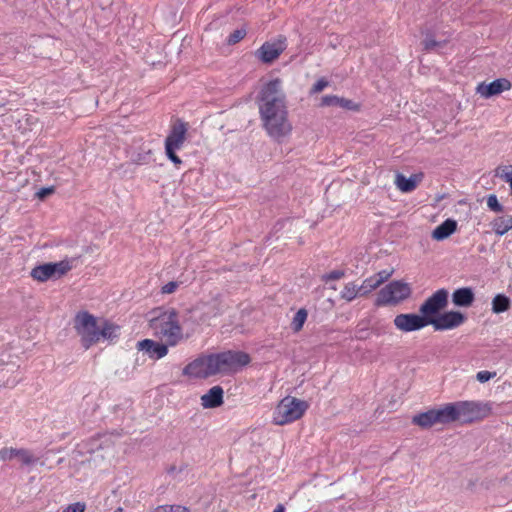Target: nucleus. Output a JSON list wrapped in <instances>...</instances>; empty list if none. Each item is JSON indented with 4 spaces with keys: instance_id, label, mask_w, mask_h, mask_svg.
<instances>
[{
    "instance_id": "8",
    "label": "nucleus",
    "mask_w": 512,
    "mask_h": 512,
    "mask_svg": "<svg viewBox=\"0 0 512 512\" xmlns=\"http://www.w3.org/2000/svg\"><path fill=\"white\" fill-rule=\"evenodd\" d=\"M72 269L69 259L59 262H49L35 266L31 272V277L38 282H46L50 279H59Z\"/></svg>"
},
{
    "instance_id": "46",
    "label": "nucleus",
    "mask_w": 512,
    "mask_h": 512,
    "mask_svg": "<svg viewBox=\"0 0 512 512\" xmlns=\"http://www.w3.org/2000/svg\"><path fill=\"white\" fill-rule=\"evenodd\" d=\"M114 512H124V510L122 507H118L117 509L114 510Z\"/></svg>"
},
{
    "instance_id": "2",
    "label": "nucleus",
    "mask_w": 512,
    "mask_h": 512,
    "mask_svg": "<svg viewBox=\"0 0 512 512\" xmlns=\"http://www.w3.org/2000/svg\"><path fill=\"white\" fill-rule=\"evenodd\" d=\"M149 327L155 336L164 339L172 347L185 338L178 312L174 308L159 309L157 315L149 320Z\"/></svg>"
},
{
    "instance_id": "20",
    "label": "nucleus",
    "mask_w": 512,
    "mask_h": 512,
    "mask_svg": "<svg viewBox=\"0 0 512 512\" xmlns=\"http://www.w3.org/2000/svg\"><path fill=\"white\" fill-rule=\"evenodd\" d=\"M201 406L204 409L218 408L224 403V390L221 386L211 387L200 398Z\"/></svg>"
},
{
    "instance_id": "3",
    "label": "nucleus",
    "mask_w": 512,
    "mask_h": 512,
    "mask_svg": "<svg viewBox=\"0 0 512 512\" xmlns=\"http://www.w3.org/2000/svg\"><path fill=\"white\" fill-rule=\"evenodd\" d=\"M447 414L449 422H460L462 424L472 423L484 419L490 414V407L476 401H458L447 403Z\"/></svg>"
},
{
    "instance_id": "37",
    "label": "nucleus",
    "mask_w": 512,
    "mask_h": 512,
    "mask_svg": "<svg viewBox=\"0 0 512 512\" xmlns=\"http://www.w3.org/2000/svg\"><path fill=\"white\" fill-rule=\"evenodd\" d=\"M86 504L84 502H75L64 508L63 512H85Z\"/></svg>"
},
{
    "instance_id": "24",
    "label": "nucleus",
    "mask_w": 512,
    "mask_h": 512,
    "mask_svg": "<svg viewBox=\"0 0 512 512\" xmlns=\"http://www.w3.org/2000/svg\"><path fill=\"white\" fill-rule=\"evenodd\" d=\"M321 106H339L347 110H354L357 108V105L352 100L338 97L336 95H326L322 97Z\"/></svg>"
},
{
    "instance_id": "45",
    "label": "nucleus",
    "mask_w": 512,
    "mask_h": 512,
    "mask_svg": "<svg viewBox=\"0 0 512 512\" xmlns=\"http://www.w3.org/2000/svg\"><path fill=\"white\" fill-rule=\"evenodd\" d=\"M273 512H285V507L282 504H278Z\"/></svg>"
},
{
    "instance_id": "28",
    "label": "nucleus",
    "mask_w": 512,
    "mask_h": 512,
    "mask_svg": "<svg viewBox=\"0 0 512 512\" xmlns=\"http://www.w3.org/2000/svg\"><path fill=\"white\" fill-rule=\"evenodd\" d=\"M511 301L504 294H497L492 300V311L496 314L503 313L510 308Z\"/></svg>"
},
{
    "instance_id": "17",
    "label": "nucleus",
    "mask_w": 512,
    "mask_h": 512,
    "mask_svg": "<svg viewBox=\"0 0 512 512\" xmlns=\"http://www.w3.org/2000/svg\"><path fill=\"white\" fill-rule=\"evenodd\" d=\"M196 308L199 312L198 321H202L203 324L207 325L224 311L221 301L216 298L208 302L199 303L196 305Z\"/></svg>"
},
{
    "instance_id": "11",
    "label": "nucleus",
    "mask_w": 512,
    "mask_h": 512,
    "mask_svg": "<svg viewBox=\"0 0 512 512\" xmlns=\"http://www.w3.org/2000/svg\"><path fill=\"white\" fill-rule=\"evenodd\" d=\"M412 423L423 429L431 428L435 424H449L446 404L438 409H430L414 415Z\"/></svg>"
},
{
    "instance_id": "7",
    "label": "nucleus",
    "mask_w": 512,
    "mask_h": 512,
    "mask_svg": "<svg viewBox=\"0 0 512 512\" xmlns=\"http://www.w3.org/2000/svg\"><path fill=\"white\" fill-rule=\"evenodd\" d=\"M410 295L411 287L409 284L403 281L395 280L388 283L379 291L376 304L378 306L397 304L409 298Z\"/></svg>"
},
{
    "instance_id": "27",
    "label": "nucleus",
    "mask_w": 512,
    "mask_h": 512,
    "mask_svg": "<svg viewBox=\"0 0 512 512\" xmlns=\"http://www.w3.org/2000/svg\"><path fill=\"white\" fill-rule=\"evenodd\" d=\"M492 230L499 236H503L512 230V216H500L491 222Z\"/></svg>"
},
{
    "instance_id": "43",
    "label": "nucleus",
    "mask_w": 512,
    "mask_h": 512,
    "mask_svg": "<svg viewBox=\"0 0 512 512\" xmlns=\"http://www.w3.org/2000/svg\"><path fill=\"white\" fill-rule=\"evenodd\" d=\"M54 189L53 187H47V188H42L40 189L36 195L40 198V199H43L45 198L47 195L53 193Z\"/></svg>"
},
{
    "instance_id": "13",
    "label": "nucleus",
    "mask_w": 512,
    "mask_h": 512,
    "mask_svg": "<svg viewBox=\"0 0 512 512\" xmlns=\"http://www.w3.org/2000/svg\"><path fill=\"white\" fill-rule=\"evenodd\" d=\"M448 304V291L444 288L438 289L429 296L420 306L419 312L424 317H435Z\"/></svg>"
},
{
    "instance_id": "36",
    "label": "nucleus",
    "mask_w": 512,
    "mask_h": 512,
    "mask_svg": "<svg viewBox=\"0 0 512 512\" xmlns=\"http://www.w3.org/2000/svg\"><path fill=\"white\" fill-rule=\"evenodd\" d=\"M329 85V82L325 78H320L317 80L314 85L312 86L310 93L316 94L320 93L322 90H324Z\"/></svg>"
},
{
    "instance_id": "34",
    "label": "nucleus",
    "mask_w": 512,
    "mask_h": 512,
    "mask_svg": "<svg viewBox=\"0 0 512 512\" xmlns=\"http://www.w3.org/2000/svg\"><path fill=\"white\" fill-rule=\"evenodd\" d=\"M487 206L494 212H502L503 206L499 203L497 196L495 194H490L487 197Z\"/></svg>"
},
{
    "instance_id": "14",
    "label": "nucleus",
    "mask_w": 512,
    "mask_h": 512,
    "mask_svg": "<svg viewBox=\"0 0 512 512\" xmlns=\"http://www.w3.org/2000/svg\"><path fill=\"white\" fill-rule=\"evenodd\" d=\"M465 320V315L459 311H446L435 317H429V325H432L436 331H445L459 327Z\"/></svg>"
},
{
    "instance_id": "18",
    "label": "nucleus",
    "mask_w": 512,
    "mask_h": 512,
    "mask_svg": "<svg viewBox=\"0 0 512 512\" xmlns=\"http://www.w3.org/2000/svg\"><path fill=\"white\" fill-rule=\"evenodd\" d=\"M166 343H160L151 339H144L137 343V348L145 352L151 359H161L168 354V347Z\"/></svg>"
},
{
    "instance_id": "31",
    "label": "nucleus",
    "mask_w": 512,
    "mask_h": 512,
    "mask_svg": "<svg viewBox=\"0 0 512 512\" xmlns=\"http://www.w3.org/2000/svg\"><path fill=\"white\" fill-rule=\"evenodd\" d=\"M381 285V280H377L376 276H371L363 281L359 286L360 296H364L375 290Z\"/></svg>"
},
{
    "instance_id": "32",
    "label": "nucleus",
    "mask_w": 512,
    "mask_h": 512,
    "mask_svg": "<svg viewBox=\"0 0 512 512\" xmlns=\"http://www.w3.org/2000/svg\"><path fill=\"white\" fill-rule=\"evenodd\" d=\"M152 512H190V510L182 505H160Z\"/></svg>"
},
{
    "instance_id": "9",
    "label": "nucleus",
    "mask_w": 512,
    "mask_h": 512,
    "mask_svg": "<svg viewBox=\"0 0 512 512\" xmlns=\"http://www.w3.org/2000/svg\"><path fill=\"white\" fill-rule=\"evenodd\" d=\"M221 374L237 372L247 366L251 358L243 351H224L217 353Z\"/></svg>"
},
{
    "instance_id": "16",
    "label": "nucleus",
    "mask_w": 512,
    "mask_h": 512,
    "mask_svg": "<svg viewBox=\"0 0 512 512\" xmlns=\"http://www.w3.org/2000/svg\"><path fill=\"white\" fill-rule=\"evenodd\" d=\"M512 88L511 82L506 78H498L490 83L481 82L476 87V93L481 97L488 99L493 96L499 95L504 91Z\"/></svg>"
},
{
    "instance_id": "4",
    "label": "nucleus",
    "mask_w": 512,
    "mask_h": 512,
    "mask_svg": "<svg viewBox=\"0 0 512 512\" xmlns=\"http://www.w3.org/2000/svg\"><path fill=\"white\" fill-rule=\"evenodd\" d=\"M182 374L193 379H208L221 374L217 353L201 354L183 368Z\"/></svg>"
},
{
    "instance_id": "1",
    "label": "nucleus",
    "mask_w": 512,
    "mask_h": 512,
    "mask_svg": "<svg viewBox=\"0 0 512 512\" xmlns=\"http://www.w3.org/2000/svg\"><path fill=\"white\" fill-rule=\"evenodd\" d=\"M258 109L263 129L270 138L282 143L291 135L293 126L288 119L286 95L281 79H272L262 86Z\"/></svg>"
},
{
    "instance_id": "26",
    "label": "nucleus",
    "mask_w": 512,
    "mask_h": 512,
    "mask_svg": "<svg viewBox=\"0 0 512 512\" xmlns=\"http://www.w3.org/2000/svg\"><path fill=\"white\" fill-rule=\"evenodd\" d=\"M120 327L107 320L99 324V341L101 339L114 340L119 336Z\"/></svg>"
},
{
    "instance_id": "39",
    "label": "nucleus",
    "mask_w": 512,
    "mask_h": 512,
    "mask_svg": "<svg viewBox=\"0 0 512 512\" xmlns=\"http://www.w3.org/2000/svg\"><path fill=\"white\" fill-rule=\"evenodd\" d=\"M345 273L343 270H333L331 272H329L328 274L324 275L323 279L325 281H330V280H338V279H341L342 277H344Z\"/></svg>"
},
{
    "instance_id": "38",
    "label": "nucleus",
    "mask_w": 512,
    "mask_h": 512,
    "mask_svg": "<svg viewBox=\"0 0 512 512\" xmlns=\"http://www.w3.org/2000/svg\"><path fill=\"white\" fill-rule=\"evenodd\" d=\"M495 376H496V372H490V371L483 370V371H479L476 374V379L480 383H485V382L489 381L490 379L494 378Z\"/></svg>"
},
{
    "instance_id": "33",
    "label": "nucleus",
    "mask_w": 512,
    "mask_h": 512,
    "mask_svg": "<svg viewBox=\"0 0 512 512\" xmlns=\"http://www.w3.org/2000/svg\"><path fill=\"white\" fill-rule=\"evenodd\" d=\"M444 44H445V41L444 42L436 41L432 35H427L426 38L422 42L423 49L426 51L433 50L436 47L442 46Z\"/></svg>"
},
{
    "instance_id": "25",
    "label": "nucleus",
    "mask_w": 512,
    "mask_h": 512,
    "mask_svg": "<svg viewBox=\"0 0 512 512\" xmlns=\"http://www.w3.org/2000/svg\"><path fill=\"white\" fill-rule=\"evenodd\" d=\"M417 182L418 179L416 175H412L407 178L403 174L397 173L395 177V185L400 191L404 193L412 192L415 190L417 187Z\"/></svg>"
},
{
    "instance_id": "5",
    "label": "nucleus",
    "mask_w": 512,
    "mask_h": 512,
    "mask_svg": "<svg viewBox=\"0 0 512 512\" xmlns=\"http://www.w3.org/2000/svg\"><path fill=\"white\" fill-rule=\"evenodd\" d=\"M308 409L304 400L287 396L283 398L275 408L273 422L276 425H285L300 419Z\"/></svg>"
},
{
    "instance_id": "22",
    "label": "nucleus",
    "mask_w": 512,
    "mask_h": 512,
    "mask_svg": "<svg viewBox=\"0 0 512 512\" xmlns=\"http://www.w3.org/2000/svg\"><path fill=\"white\" fill-rule=\"evenodd\" d=\"M199 312L196 306L186 309L182 315V325L188 327L190 332H187L185 338L190 337L194 333L195 328L202 325V321H198Z\"/></svg>"
},
{
    "instance_id": "23",
    "label": "nucleus",
    "mask_w": 512,
    "mask_h": 512,
    "mask_svg": "<svg viewBox=\"0 0 512 512\" xmlns=\"http://www.w3.org/2000/svg\"><path fill=\"white\" fill-rule=\"evenodd\" d=\"M457 229V222L453 219H446L443 223L437 226L432 232V238L437 241H442L452 235Z\"/></svg>"
},
{
    "instance_id": "35",
    "label": "nucleus",
    "mask_w": 512,
    "mask_h": 512,
    "mask_svg": "<svg viewBox=\"0 0 512 512\" xmlns=\"http://www.w3.org/2000/svg\"><path fill=\"white\" fill-rule=\"evenodd\" d=\"M245 35H246V30L237 29L229 35L227 42L229 45L236 44L239 41H241L245 37Z\"/></svg>"
},
{
    "instance_id": "40",
    "label": "nucleus",
    "mask_w": 512,
    "mask_h": 512,
    "mask_svg": "<svg viewBox=\"0 0 512 512\" xmlns=\"http://www.w3.org/2000/svg\"><path fill=\"white\" fill-rule=\"evenodd\" d=\"M177 287H178V283L177 282L170 281V282H168V283H166L165 285L162 286L161 292L163 294H171V293L175 292Z\"/></svg>"
},
{
    "instance_id": "21",
    "label": "nucleus",
    "mask_w": 512,
    "mask_h": 512,
    "mask_svg": "<svg viewBox=\"0 0 512 512\" xmlns=\"http://www.w3.org/2000/svg\"><path fill=\"white\" fill-rule=\"evenodd\" d=\"M475 300V294L471 287H462L452 293V302L458 307H470Z\"/></svg>"
},
{
    "instance_id": "6",
    "label": "nucleus",
    "mask_w": 512,
    "mask_h": 512,
    "mask_svg": "<svg viewBox=\"0 0 512 512\" xmlns=\"http://www.w3.org/2000/svg\"><path fill=\"white\" fill-rule=\"evenodd\" d=\"M74 329L85 349L99 342V324L97 318L89 312L81 311L75 315Z\"/></svg>"
},
{
    "instance_id": "29",
    "label": "nucleus",
    "mask_w": 512,
    "mask_h": 512,
    "mask_svg": "<svg viewBox=\"0 0 512 512\" xmlns=\"http://www.w3.org/2000/svg\"><path fill=\"white\" fill-rule=\"evenodd\" d=\"M357 296H360V289L353 282L347 283L340 293V298L347 302L353 301Z\"/></svg>"
},
{
    "instance_id": "15",
    "label": "nucleus",
    "mask_w": 512,
    "mask_h": 512,
    "mask_svg": "<svg viewBox=\"0 0 512 512\" xmlns=\"http://www.w3.org/2000/svg\"><path fill=\"white\" fill-rule=\"evenodd\" d=\"M187 131V124L182 120H177L165 139V150H179L184 145Z\"/></svg>"
},
{
    "instance_id": "12",
    "label": "nucleus",
    "mask_w": 512,
    "mask_h": 512,
    "mask_svg": "<svg viewBox=\"0 0 512 512\" xmlns=\"http://www.w3.org/2000/svg\"><path fill=\"white\" fill-rule=\"evenodd\" d=\"M394 326L401 332L418 331L429 325V317L415 313L398 314L393 320Z\"/></svg>"
},
{
    "instance_id": "44",
    "label": "nucleus",
    "mask_w": 512,
    "mask_h": 512,
    "mask_svg": "<svg viewBox=\"0 0 512 512\" xmlns=\"http://www.w3.org/2000/svg\"><path fill=\"white\" fill-rule=\"evenodd\" d=\"M375 276H376L377 280H381V284H382L385 280H387L391 276V272L382 270V271L378 272Z\"/></svg>"
},
{
    "instance_id": "30",
    "label": "nucleus",
    "mask_w": 512,
    "mask_h": 512,
    "mask_svg": "<svg viewBox=\"0 0 512 512\" xmlns=\"http://www.w3.org/2000/svg\"><path fill=\"white\" fill-rule=\"evenodd\" d=\"M307 317L308 313L305 308H301L296 312L291 322V329L293 330V332L297 333L302 330L303 325L307 320Z\"/></svg>"
},
{
    "instance_id": "10",
    "label": "nucleus",
    "mask_w": 512,
    "mask_h": 512,
    "mask_svg": "<svg viewBox=\"0 0 512 512\" xmlns=\"http://www.w3.org/2000/svg\"><path fill=\"white\" fill-rule=\"evenodd\" d=\"M287 39L283 35L271 41L264 42L256 51L255 57L262 63L270 64L275 61L286 49Z\"/></svg>"
},
{
    "instance_id": "19",
    "label": "nucleus",
    "mask_w": 512,
    "mask_h": 512,
    "mask_svg": "<svg viewBox=\"0 0 512 512\" xmlns=\"http://www.w3.org/2000/svg\"><path fill=\"white\" fill-rule=\"evenodd\" d=\"M14 458H18L20 462L26 466L33 465L38 461V458L27 449L3 448L0 450V459L2 461H8Z\"/></svg>"
},
{
    "instance_id": "41",
    "label": "nucleus",
    "mask_w": 512,
    "mask_h": 512,
    "mask_svg": "<svg viewBox=\"0 0 512 512\" xmlns=\"http://www.w3.org/2000/svg\"><path fill=\"white\" fill-rule=\"evenodd\" d=\"M177 150H165L167 158L176 166L182 164V160L176 155Z\"/></svg>"
},
{
    "instance_id": "42",
    "label": "nucleus",
    "mask_w": 512,
    "mask_h": 512,
    "mask_svg": "<svg viewBox=\"0 0 512 512\" xmlns=\"http://www.w3.org/2000/svg\"><path fill=\"white\" fill-rule=\"evenodd\" d=\"M150 153H151L150 151H148L146 153H138L133 158V162L138 164V165L146 164L148 162V158H149Z\"/></svg>"
}]
</instances>
